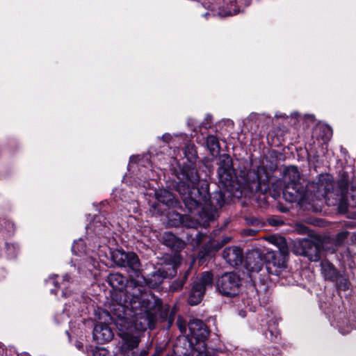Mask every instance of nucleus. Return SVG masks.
Listing matches in <instances>:
<instances>
[{"instance_id": "de8ad7c7", "label": "nucleus", "mask_w": 356, "mask_h": 356, "mask_svg": "<svg viewBox=\"0 0 356 356\" xmlns=\"http://www.w3.org/2000/svg\"><path fill=\"white\" fill-rule=\"evenodd\" d=\"M76 346L78 349L79 350H81L83 348V345L82 343H81L80 342H78L76 344Z\"/></svg>"}, {"instance_id": "b1692460", "label": "nucleus", "mask_w": 356, "mask_h": 356, "mask_svg": "<svg viewBox=\"0 0 356 356\" xmlns=\"http://www.w3.org/2000/svg\"><path fill=\"white\" fill-rule=\"evenodd\" d=\"M264 334L267 339H269L272 342H276L280 336V332L275 325H274L272 327L269 326Z\"/></svg>"}, {"instance_id": "2f4dec72", "label": "nucleus", "mask_w": 356, "mask_h": 356, "mask_svg": "<svg viewBox=\"0 0 356 356\" xmlns=\"http://www.w3.org/2000/svg\"><path fill=\"white\" fill-rule=\"evenodd\" d=\"M324 134L322 136L324 140H329L332 136V129L327 125H323L321 127Z\"/></svg>"}, {"instance_id": "f8f14e48", "label": "nucleus", "mask_w": 356, "mask_h": 356, "mask_svg": "<svg viewBox=\"0 0 356 356\" xmlns=\"http://www.w3.org/2000/svg\"><path fill=\"white\" fill-rule=\"evenodd\" d=\"M339 312H334L332 316H330V321L332 326L337 327L339 332L342 334H346L352 330L356 329V321L353 322L352 318L354 314H349L345 311H342L339 307Z\"/></svg>"}, {"instance_id": "20e7f679", "label": "nucleus", "mask_w": 356, "mask_h": 356, "mask_svg": "<svg viewBox=\"0 0 356 356\" xmlns=\"http://www.w3.org/2000/svg\"><path fill=\"white\" fill-rule=\"evenodd\" d=\"M284 182L283 197L289 202H297L300 206L311 204L314 198L326 196L333 190L332 177L328 174L319 175L317 181H311L305 185L298 168L289 165L282 172Z\"/></svg>"}, {"instance_id": "9b49d317", "label": "nucleus", "mask_w": 356, "mask_h": 356, "mask_svg": "<svg viewBox=\"0 0 356 356\" xmlns=\"http://www.w3.org/2000/svg\"><path fill=\"white\" fill-rule=\"evenodd\" d=\"M177 274V268L173 265H165L159 268L156 271L148 275L147 277L142 276V278L146 285H144L146 288V291L153 294L150 290L147 289V286L149 288H156L159 286L165 278H172Z\"/></svg>"}, {"instance_id": "9d476101", "label": "nucleus", "mask_w": 356, "mask_h": 356, "mask_svg": "<svg viewBox=\"0 0 356 356\" xmlns=\"http://www.w3.org/2000/svg\"><path fill=\"white\" fill-rule=\"evenodd\" d=\"M188 326L191 340L194 339L203 349L199 352L200 355L197 356H209L204 341L209 337V331L205 323L200 319L194 318L188 323Z\"/></svg>"}, {"instance_id": "473e14b6", "label": "nucleus", "mask_w": 356, "mask_h": 356, "mask_svg": "<svg viewBox=\"0 0 356 356\" xmlns=\"http://www.w3.org/2000/svg\"><path fill=\"white\" fill-rule=\"evenodd\" d=\"M348 232L343 231L337 234L335 238L336 245H340L343 243V241L348 237Z\"/></svg>"}, {"instance_id": "39448f33", "label": "nucleus", "mask_w": 356, "mask_h": 356, "mask_svg": "<svg viewBox=\"0 0 356 356\" xmlns=\"http://www.w3.org/2000/svg\"><path fill=\"white\" fill-rule=\"evenodd\" d=\"M332 181H334L333 179ZM350 182L349 175L347 172H343L337 183L336 187L334 182H333V190H331L326 196L321 198L315 197L314 200L336 196L335 200H337L338 197L339 200L338 209L339 213H347L348 217L355 218H356V213L350 215V209L356 208V207L351 205L353 201L350 196Z\"/></svg>"}, {"instance_id": "f257e3e1", "label": "nucleus", "mask_w": 356, "mask_h": 356, "mask_svg": "<svg viewBox=\"0 0 356 356\" xmlns=\"http://www.w3.org/2000/svg\"><path fill=\"white\" fill-rule=\"evenodd\" d=\"M217 176L219 187L222 189L216 191L209 196V186L207 181L200 184V177L197 170L191 166L183 167L177 173L179 181L176 185V191L188 211L193 215H181L173 213L175 226L179 224L196 229L200 225L205 226L213 220L218 211L225 203V192L230 196L239 197L242 195L241 184L235 177V170L233 161L227 154H219L217 162Z\"/></svg>"}, {"instance_id": "603ef678", "label": "nucleus", "mask_w": 356, "mask_h": 356, "mask_svg": "<svg viewBox=\"0 0 356 356\" xmlns=\"http://www.w3.org/2000/svg\"><path fill=\"white\" fill-rule=\"evenodd\" d=\"M209 15H210V13H206L204 15V16L205 17H208V16H209Z\"/></svg>"}, {"instance_id": "79ce46f5", "label": "nucleus", "mask_w": 356, "mask_h": 356, "mask_svg": "<svg viewBox=\"0 0 356 356\" xmlns=\"http://www.w3.org/2000/svg\"><path fill=\"white\" fill-rule=\"evenodd\" d=\"M346 225L348 227H356V222H346Z\"/></svg>"}, {"instance_id": "a211bd4d", "label": "nucleus", "mask_w": 356, "mask_h": 356, "mask_svg": "<svg viewBox=\"0 0 356 356\" xmlns=\"http://www.w3.org/2000/svg\"><path fill=\"white\" fill-rule=\"evenodd\" d=\"M321 273L327 280L334 282L338 276V271L335 267L328 261L323 260L321 262Z\"/></svg>"}, {"instance_id": "864d4df0", "label": "nucleus", "mask_w": 356, "mask_h": 356, "mask_svg": "<svg viewBox=\"0 0 356 356\" xmlns=\"http://www.w3.org/2000/svg\"><path fill=\"white\" fill-rule=\"evenodd\" d=\"M134 159V156H131V157L130 158L131 161H132Z\"/></svg>"}, {"instance_id": "5701e85b", "label": "nucleus", "mask_w": 356, "mask_h": 356, "mask_svg": "<svg viewBox=\"0 0 356 356\" xmlns=\"http://www.w3.org/2000/svg\"><path fill=\"white\" fill-rule=\"evenodd\" d=\"M188 273L186 272L184 277L180 280H175L170 286V291L172 293L181 291L186 283Z\"/></svg>"}, {"instance_id": "6e6552de", "label": "nucleus", "mask_w": 356, "mask_h": 356, "mask_svg": "<svg viewBox=\"0 0 356 356\" xmlns=\"http://www.w3.org/2000/svg\"><path fill=\"white\" fill-rule=\"evenodd\" d=\"M213 283V275L208 271L203 272L200 277H197L192 284L188 296V303L191 305L199 304L203 299L205 290L211 287Z\"/></svg>"}, {"instance_id": "a18cd8bd", "label": "nucleus", "mask_w": 356, "mask_h": 356, "mask_svg": "<svg viewBox=\"0 0 356 356\" xmlns=\"http://www.w3.org/2000/svg\"><path fill=\"white\" fill-rule=\"evenodd\" d=\"M275 117L277 118H287V116L285 114H281V113H276L275 114Z\"/></svg>"}, {"instance_id": "c85d7f7f", "label": "nucleus", "mask_w": 356, "mask_h": 356, "mask_svg": "<svg viewBox=\"0 0 356 356\" xmlns=\"http://www.w3.org/2000/svg\"><path fill=\"white\" fill-rule=\"evenodd\" d=\"M163 238L167 245L172 247L174 246L176 236L170 232H166L163 236Z\"/></svg>"}, {"instance_id": "8fccbe9b", "label": "nucleus", "mask_w": 356, "mask_h": 356, "mask_svg": "<svg viewBox=\"0 0 356 356\" xmlns=\"http://www.w3.org/2000/svg\"><path fill=\"white\" fill-rule=\"evenodd\" d=\"M120 198L122 200H123V201H127V200L126 199V197H124L123 195H120Z\"/></svg>"}, {"instance_id": "0eeeda50", "label": "nucleus", "mask_w": 356, "mask_h": 356, "mask_svg": "<svg viewBox=\"0 0 356 356\" xmlns=\"http://www.w3.org/2000/svg\"><path fill=\"white\" fill-rule=\"evenodd\" d=\"M241 281L235 273L229 272L222 275L216 281L218 291L224 296L234 297L239 293Z\"/></svg>"}, {"instance_id": "ea45409f", "label": "nucleus", "mask_w": 356, "mask_h": 356, "mask_svg": "<svg viewBox=\"0 0 356 356\" xmlns=\"http://www.w3.org/2000/svg\"><path fill=\"white\" fill-rule=\"evenodd\" d=\"M239 13V10L237 9H234L233 11L228 10L225 14L222 15L223 16H232L236 15Z\"/></svg>"}, {"instance_id": "49530a36", "label": "nucleus", "mask_w": 356, "mask_h": 356, "mask_svg": "<svg viewBox=\"0 0 356 356\" xmlns=\"http://www.w3.org/2000/svg\"><path fill=\"white\" fill-rule=\"evenodd\" d=\"M351 238L353 242H354L356 244V232L353 234Z\"/></svg>"}, {"instance_id": "f704fd0d", "label": "nucleus", "mask_w": 356, "mask_h": 356, "mask_svg": "<svg viewBox=\"0 0 356 356\" xmlns=\"http://www.w3.org/2000/svg\"><path fill=\"white\" fill-rule=\"evenodd\" d=\"M188 127L193 129V131L196 130V121L193 118H188L187 120Z\"/></svg>"}, {"instance_id": "6ab92c4d", "label": "nucleus", "mask_w": 356, "mask_h": 356, "mask_svg": "<svg viewBox=\"0 0 356 356\" xmlns=\"http://www.w3.org/2000/svg\"><path fill=\"white\" fill-rule=\"evenodd\" d=\"M156 196L159 202L169 207H173L176 203L172 193L166 190L156 192Z\"/></svg>"}, {"instance_id": "3c124183", "label": "nucleus", "mask_w": 356, "mask_h": 356, "mask_svg": "<svg viewBox=\"0 0 356 356\" xmlns=\"http://www.w3.org/2000/svg\"><path fill=\"white\" fill-rule=\"evenodd\" d=\"M119 193V190L118 189H115V191H113V193L116 195V194Z\"/></svg>"}, {"instance_id": "aec40b11", "label": "nucleus", "mask_w": 356, "mask_h": 356, "mask_svg": "<svg viewBox=\"0 0 356 356\" xmlns=\"http://www.w3.org/2000/svg\"><path fill=\"white\" fill-rule=\"evenodd\" d=\"M206 145L211 155L215 156L219 154L220 146L218 139L215 136H207Z\"/></svg>"}, {"instance_id": "f3484780", "label": "nucleus", "mask_w": 356, "mask_h": 356, "mask_svg": "<svg viewBox=\"0 0 356 356\" xmlns=\"http://www.w3.org/2000/svg\"><path fill=\"white\" fill-rule=\"evenodd\" d=\"M58 276L56 275H53L50 276L46 281V285L48 287H50L51 286H54L55 289H50V291L51 293L56 295L57 293V288H59L62 291V296L63 297L67 296V292L65 291V289L67 288L68 284L70 281V277L69 275L65 274L63 277L62 282H58L57 280H55V277H57Z\"/></svg>"}, {"instance_id": "a878e982", "label": "nucleus", "mask_w": 356, "mask_h": 356, "mask_svg": "<svg viewBox=\"0 0 356 356\" xmlns=\"http://www.w3.org/2000/svg\"><path fill=\"white\" fill-rule=\"evenodd\" d=\"M6 249L8 257L10 259L15 258L19 250V247L15 243H6Z\"/></svg>"}, {"instance_id": "c9c22d12", "label": "nucleus", "mask_w": 356, "mask_h": 356, "mask_svg": "<svg viewBox=\"0 0 356 356\" xmlns=\"http://www.w3.org/2000/svg\"><path fill=\"white\" fill-rule=\"evenodd\" d=\"M105 350L103 349H100L98 347H95L94 350H92V355L93 356H106L105 353H102L101 352H104Z\"/></svg>"}, {"instance_id": "72a5a7b5", "label": "nucleus", "mask_w": 356, "mask_h": 356, "mask_svg": "<svg viewBox=\"0 0 356 356\" xmlns=\"http://www.w3.org/2000/svg\"><path fill=\"white\" fill-rule=\"evenodd\" d=\"M212 122V116L209 114H207L205 117L204 121L202 122L201 127L207 129L211 127V124Z\"/></svg>"}, {"instance_id": "f03ea898", "label": "nucleus", "mask_w": 356, "mask_h": 356, "mask_svg": "<svg viewBox=\"0 0 356 356\" xmlns=\"http://www.w3.org/2000/svg\"><path fill=\"white\" fill-rule=\"evenodd\" d=\"M107 282L119 291L115 295L116 305L112 312L118 318L115 324L122 339L121 350L124 355L138 356L140 331L154 328L161 300L146 291L138 281H129L119 273H110Z\"/></svg>"}, {"instance_id": "4be33fe9", "label": "nucleus", "mask_w": 356, "mask_h": 356, "mask_svg": "<svg viewBox=\"0 0 356 356\" xmlns=\"http://www.w3.org/2000/svg\"><path fill=\"white\" fill-rule=\"evenodd\" d=\"M140 174L145 173V176L143 175H140V177H138L139 181H134V186L136 188L138 187H143V188H147L149 185V183L147 182V180L151 179V176L149 175V171L145 172V170H140Z\"/></svg>"}, {"instance_id": "bb28decb", "label": "nucleus", "mask_w": 356, "mask_h": 356, "mask_svg": "<svg viewBox=\"0 0 356 356\" xmlns=\"http://www.w3.org/2000/svg\"><path fill=\"white\" fill-rule=\"evenodd\" d=\"M334 281L337 282V287L339 290L346 291L348 289L350 283L346 277L337 276Z\"/></svg>"}, {"instance_id": "4468645a", "label": "nucleus", "mask_w": 356, "mask_h": 356, "mask_svg": "<svg viewBox=\"0 0 356 356\" xmlns=\"http://www.w3.org/2000/svg\"><path fill=\"white\" fill-rule=\"evenodd\" d=\"M262 254L258 250L248 252L245 259V268L251 273L259 272L264 266Z\"/></svg>"}, {"instance_id": "09e8293b", "label": "nucleus", "mask_w": 356, "mask_h": 356, "mask_svg": "<svg viewBox=\"0 0 356 356\" xmlns=\"http://www.w3.org/2000/svg\"><path fill=\"white\" fill-rule=\"evenodd\" d=\"M248 232H249V234L252 235V236H253L255 233V231L253 229H249Z\"/></svg>"}, {"instance_id": "37998d69", "label": "nucleus", "mask_w": 356, "mask_h": 356, "mask_svg": "<svg viewBox=\"0 0 356 356\" xmlns=\"http://www.w3.org/2000/svg\"><path fill=\"white\" fill-rule=\"evenodd\" d=\"M259 117V114L257 113H251L250 115H249V118L250 120H254L256 119L257 118Z\"/></svg>"}, {"instance_id": "dca6fc26", "label": "nucleus", "mask_w": 356, "mask_h": 356, "mask_svg": "<svg viewBox=\"0 0 356 356\" xmlns=\"http://www.w3.org/2000/svg\"><path fill=\"white\" fill-rule=\"evenodd\" d=\"M222 256L225 261L232 266H238L242 264L243 252L238 247L226 248L223 250Z\"/></svg>"}, {"instance_id": "2eb2a0df", "label": "nucleus", "mask_w": 356, "mask_h": 356, "mask_svg": "<svg viewBox=\"0 0 356 356\" xmlns=\"http://www.w3.org/2000/svg\"><path fill=\"white\" fill-rule=\"evenodd\" d=\"M93 339L98 343H105L110 341L113 337L111 328L103 323L95 325L93 330Z\"/></svg>"}, {"instance_id": "c756f323", "label": "nucleus", "mask_w": 356, "mask_h": 356, "mask_svg": "<svg viewBox=\"0 0 356 356\" xmlns=\"http://www.w3.org/2000/svg\"><path fill=\"white\" fill-rule=\"evenodd\" d=\"M177 325L182 334H186L187 328H188V326L186 322L181 316L177 318Z\"/></svg>"}, {"instance_id": "5fc2aeb1", "label": "nucleus", "mask_w": 356, "mask_h": 356, "mask_svg": "<svg viewBox=\"0 0 356 356\" xmlns=\"http://www.w3.org/2000/svg\"><path fill=\"white\" fill-rule=\"evenodd\" d=\"M296 115H297L296 113H291V115L296 116Z\"/></svg>"}, {"instance_id": "423d86ee", "label": "nucleus", "mask_w": 356, "mask_h": 356, "mask_svg": "<svg viewBox=\"0 0 356 356\" xmlns=\"http://www.w3.org/2000/svg\"><path fill=\"white\" fill-rule=\"evenodd\" d=\"M289 249L284 242L279 247L278 251L268 252L266 267L268 273L274 275H280L286 268V257Z\"/></svg>"}, {"instance_id": "7ed1b4c3", "label": "nucleus", "mask_w": 356, "mask_h": 356, "mask_svg": "<svg viewBox=\"0 0 356 356\" xmlns=\"http://www.w3.org/2000/svg\"><path fill=\"white\" fill-rule=\"evenodd\" d=\"M72 251L74 254L80 257L79 259H75L74 261H72L76 263L74 266L77 265L79 273L86 275L87 272L91 273L93 269L97 268L99 265V260L104 261V258H107L108 252L116 266L128 268L137 277L142 273L140 259L137 254L132 252H126L122 250H112L107 245H100L97 241H94V245L91 249L86 250L84 243L81 238L74 241Z\"/></svg>"}, {"instance_id": "58836bf2", "label": "nucleus", "mask_w": 356, "mask_h": 356, "mask_svg": "<svg viewBox=\"0 0 356 356\" xmlns=\"http://www.w3.org/2000/svg\"><path fill=\"white\" fill-rule=\"evenodd\" d=\"M164 350V348L161 346H157L155 349V353L152 356H160Z\"/></svg>"}, {"instance_id": "c03bdc74", "label": "nucleus", "mask_w": 356, "mask_h": 356, "mask_svg": "<svg viewBox=\"0 0 356 356\" xmlns=\"http://www.w3.org/2000/svg\"><path fill=\"white\" fill-rule=\"evenodd\" d=\"M148 353V351L146 350H140V354H139V356H145L146 355H147Z\"/></svg>"}, {"instance_id": "7c9ffc66", "label": "nucleus", "mask_w": 356, "mask_h": 356, "mask_svg": "<svg viewBox=\"0 0 356 356\" xmlns=\"http://www.w3.org/2000/svg\"><path fill=\"white\" fill-rule=\"evenodd\" d=\"M350 196L353 201L352 206L356 207V179L351 180L350 182Z\"/></svg>"}, {"instance_id": "393cba45", "label": "nucleus", "mask_w": 356, "mask_h": 356, "mask_svg": "<svg viewBox=\"0 0 356 356\" xmlns=\"http://www.w3.org/2000/svg\"><path fill=\"white\" fill-rule=\"evenodd\" d=\"M194 236V238L192 239V243L195 246L200 245L207 238L206 234L198 231H195L194 234H191V236Z\"/></svg>"}, {"instance_id": "412c9836", "label": "nucleus", "mask_w": 356, "mask_h": 356, "mask_svg": "<svg viewBox=\"0 0 356 356\" xmlns=\"http://www.w3.org/2000/svg\"><path fill=\"white\" fill-rule=\"evenodd\" d=\"M15 232V225L12 220L8 219L0 220V232L4 236H10Z\"/></svg>"}, {"instance_id": "4c0bfd02", "label": "nucleus", "mask_w": 356, "mask_h": 356, "mask_svg": "<svg viewBox=\"0 0 356 356\" xmlns=\"http://www.w3.org/2000/svg\"><path fill=\"white\" fill-rule=\"evenodd\" d=\"M298 232H300L301 234H306L308 232L309 229L307 227H306L304 225H299L298 226Z\"/></svg>"}, {"instance_id": "ddd939ff", "label": "nucleus", "mask_w": 356, "mask_h": 356, "mask_svg": "<svg viewBox=\"0 0 356 356\" xmlns=\"http://www.w3.org/2000/svg\"><path fill=\"white\" fill-rule=\"evenodd\" d=\"M111 226V223L104 216L97 215L89 225L86 227V229L93 232L95 235L98 236L95 238H99L101 236H106L107 234H109Z\"/></svg>"}, {"instance_id": "1a4fd4ad", "label": "nucleus", "mask_w": 356, "mask_h": 356, "mask_svg": "<svg viewBox=\"0 0 356 356\" xmlns=\"http://www.w3.org/2000/svg\"><path fill=\"white\" fill-rule=\"evenodd\" d=\"M293 252L296 254L307 257L312 261H317L321 259L320 244L309 238L296 241Z\"/></svg>"}, {"instance_id": "cd10ccee", "label": "nucleus", "mask_w": 356, "mask_h": 356, "mask_svg": "<svg viewBox=\"0 0 356 356\" xmlns=\"http://www.w3.org/2000/svg\"><path fill=\"white\" fill-rule=\"evenodd\" d=\"M186 134H184V133H179V134H174L173 136L168 134V133H165L162 136H161V138L162 140L166 143H169L172 141V140L173 139V137H181V138H186Z\"/></svg>"}, {"instance_id": "a19ab883", "label": "nucleus", "mask_w": 356, "mask_h": 356, "mask_svg": "<svg viewBox=\"0 0 356 356\" xmlns=\"http://www.w3.org/2000/svg\"><path fill=\"white\" fill-rule=\"evenodd\" d=\"M231 239H232V238L229 237V236L224 237L223 239L222 240L221 246L227 244V243H229L231 241Z\"/></svg>"}, {"instance_id": "e433bc0d", "label": "nucleus", "mask_w": 356, "mask_h": 356, "mask_svg": "<svg viewBox=\"0 0 356 356\" xmlns=\"http://www.w3.org/2000/svg\"><path fill=\"white\" fill-rule=\"evenodd\" d=\"M268 350H269V352L268 353V355H272L273 356L279 355V349L274 346L269 347Z\"/></svg>"}]
</instances>
